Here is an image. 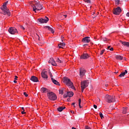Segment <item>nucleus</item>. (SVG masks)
Masks as SVG:
<instances>
[{"mask_svg":"<svg viewBox=\"0 0 129 129\" xmlns=\"http://www.w3.org/2000/svg\"><path fill=\"white\" fill-rule=\"evenodd\" d=\"M48 63L51 64L53 65V66H57V63H56V62H55V60H54V58H50L49 60L48 61Z\"/></svg>","mask_w":129,"mask_h":129,"instance_id":"obj_12","label":"nucleus"},{"mask_svg":"<svg viewBox=\"0 0 129 129\" xmlns=\"http://www.w3.org/2000/svg\"><path fill=\"white\" fill-rule=\"evenodd\" d=\"M110 51H113V48L112 47L110 48Z\"/></svg>","mask_w":129,"mask_h":129,"instance_id":"obj_43","label":"nucleus"},{"mask_svg":"<svg viewBox=\"0 0 129 129\" xmlns=\"http://www.w3.org/2000/svg\"><path fill=\"white\" fill-rule=\"evenodd\" d=\"M72 105H75V103H73L72 104Z\"/></svg>","mask_w":129,"mask_h":129,"instance_id":"obj_49","label":"nucleus"},{"mask_svg":"<svg viewBox=\"0 0 129 129\" xmlns=\"http://www.w3.org/2000/svg\"><path fill=\"white\" fill-rule=\"evenodd\" d=\"M127 74V71L125 70V72L121 73L119 75V77H123L125 74Z\"/></svg>","mask_w":129,"mask_h":129,"instance_id":"obj_19","label":"nucleus"},{"mask_svg":"<svg viewBox=\"0 0 129 129\" xmlns=\"http://www.w3.org/2000/svg\"><path fill=\"white\" fill-rule=\"evenodd\" d=\"M14 82L15 83H17V81L15 80V81H14Z\"/></svg>","mask_w":129,"mask_h":129,"instance_id":"obj_53","label":"nucleus"},{"mask_svg":"<svg viewBox=\"0 0 129 129\" xmlns=\"http://www.w3.org/2000/svg\"><path fill=\"white\" fill-rule=\"evenodd\" d=\"M56 61L58 62V63H59L60 64H62L63 63V61L61 60H60L59 58H57L56 59Z\"/></svg>","mask_w":129,"mask_h":129,"instance_id":"obj_26","label":"nucleus"},{"mask_svg":"<svg viewBox=\"0 0 129 129\" xmlns=\"http://www.w3.org/2000/svg\"><path fill=\"white\" fill-rule=\"evenodd\" d=\"M51 80L53 83H54V84H55V85H60V83H59V82L57 81L56 80L54 79V78H51Z\"/></svg>","mask_w":129,"mask_h":129,"instance_id":"obj_17","label":"nucleus"},{"mask_svg":"<svg viewBox=\"0 0 129 129\" xmlns=\"http://www.w3.org/2000/svg\"><path fill=\"white\" fill-rule=\"evenodd\" d=\"M65 43L62 42L60 43L59 44H58V48L60 49L61 48H62V47H64L65 46Z\"/></svg>","mask_w":129,"mask_h":129,"instance_id":"obj_21","label":"nucleus"},{"mask_svg":"<svg viewBox=\"0 0 129 129\" xmlns=\"http://www.w3.org/2000/svg\"><path fill=\"white\" fill-rule=\"evenodd\" d=\"M79 105V107H80V108H81L82 107L81 106V104H80V105Z\"/></svg>","mask_w":129,"mask_h":129,"instance_id":"obj_46","label":"nucleus"},{"mask_svg":"<svg viewBox=\"0 0 129 129\" xmlns=\"http://www.w3.org/2000/svg\"><path fill=\"white\" fill-rule=\"evenodd\" d=\"M21 113H22V114H25V113H26V112L23 111L21 112Z\"/></svg>","mask_w":129,"mask_h":129,"instance_id":"obj_41","label":"nucleus"},{"mask_svg":"<svg viewBox=\"0 0 129 129\" xmlns=\"http://www.w3.org/2000/svg\"><path fill=\"white\" fill-rule=\"evenodd\" d=\"M87 44H84L83 46H87Z\"/></svg>","mask_w":129,"mask_h":129,"instance_id":"obj_55","label":"nucleus"},{"mask_svg":"<svg viewBox=\"0 0 129 129\" xmlns=\"http://www.w3.org/2000/svg\"><path fill=\"white\" fill-rule=\"evenodd\" d=\"M105 51V49H103L101 51L100 54L102 55L103 53H104V51Z\"/></svg>","mask_w":129,"mask_h":129,"instance_id":"obj_30","label":"nucleus"},{"mask_svg":"<svg viewBox=\"0 0 129 129\" xmlns=\"http://www.w3.org/2000/svg\"><path fill=\"white\" fill-rule=\"evenodd\" d=\"M71 113H74V111H71Z\"/></svg>","mask_w":129,"mask_h":129,"instance_id":"obj_51","label":"nucleus"},{"mask_svg":"<svg viewBox=\"0 0 129 129\" xmlns=\"http://www.w3.org/2000/svg\"><path fill=\"white\" fill-rule=\"evenodd\" d=\"M20 28L22 29V30H25V27H24L23 26H20Z\"/></svg>","mask_w":129,"mask_h":129,"instance_id":"obj_38","label":"nucleus"},{"mask_svg":"<svg viewBox=\"0 0 129 129\" xmlns=\"http://www.w3.org/2000/svg\"><path fill=\"white\" fill-rule=\"evenodd\" d=\"M89 84V81L88 80L82 81L81 83V87L82 89V92L84 91V89L86 88V87H88V85Z\"/></svg>","mask_w":129,"mask_h":129,"instance_id":"obj_5","label":"nucleus"},{"mask_svg":"<svg viewBox=\"0 0 129 129\" xmlns=\"http://www.w3.org/2000/svg\"><path fill=\"white\" fill-rule=\"evenodd\" d=\"M115 57L117 60H122L123 59V57L119 55H116Z\"/></svg>","mask_w":129,"mask_h":129,"instance_id":"obj_18","label":"nucleus"},{"mask_svg":"<svg viewBox=\"0 0 129 129\" xmlns=\"http://www.w3.org/2000/svg\"><path fill=\"white\" fill-rule=\"evenodd\" d=\"M99 114H100V116L101 118L102 119V118L104 117H103V115L102 114V113L100 112V113H99Z\"/></svg>","mask_w":129,"mask_h":129,"instance_id":"obj_32","label":"nucleus"},{"mask_svg":"<svg viewBox=\"0 0 129 129\" xmlns=\"http://www.w3.org/2000/svg\"><path fill=\"white\" fill-rule=\"evenodd\" d=\"M85 3H87V4H91V1L90 0H84Z\"/></svg>","mask_w":129,"mask_h":129,"instance_id":"obj_27","label":"nucleus"},{"mask_svg":"<svg viewBox=\"0 0 129 129\" xmlns=\"http://www.w3.org/2000/svg\"><path fill=\"white\" fill-rule=\"evenodd\" d=\"M94 107L96 109L97 108V106L96 105H94Z\"/></svg>","mask_w":129,"mask_h":129,"instance_id":"obj_39","label":"nucleus"},{"mask_svg":"<svg viewBox=\"0 0 129 129\" xmlns=\"http://www.w3.org/2000/svg\"><path fill=\"white\" fill-rule=\"evenodd\" d=\"M69 96H68V94L67 93V94H64V95H63V97L64 98H66V97H68Z\"/></svg>","mask_w":129,"mask_h":129,"instance_id":"obj_33","label":"nucleus"},{"mask_svg":"<svg viewBox=\"0 0 129 129\" xmlns=\"http://www.w3.org/2000/svg\"><path fill=\"white\" fill-rule=\"evenodd\" d=\"M123 45L125 46V47H127V48H129V42H123Z\"/></svg>","mask_w":129,"mask_h":129,"instance_id":"obj_24","label":"nucleus"},{"mask_svg":"<svg viewBox=\"0 0 129 129\" xmlns=\"http://www.w3.org/2000/svg\"><path fill=\"white\" fill-rule=\"evenodd\" d=\"M126 17H129V12H128L126 14Z\"/></svg>","mask_w":129,"mask_h":129,"instance_id":"obj_42","label":"nucleus"},{"mask_svg":"<svg viewBox=\"0 0 129 129\" xmlns=\"http://www.w3.org/2000/svg\"><path fill=\"white\" fill-rule=\"evenodd\" d=\"M63 17H64V18H67V15H63Z\"/></svg>","mask_w":129,"mask_h":129,"instance_id":"obj_45","label":"nucleus"},{"mask_svg":"<svg viewBox=\"0 0 129 129\" xmlns=\"http://www.w3.org/2000/svg\"><path fill=\"white\" fill-rule=\"evenodd\" d=\"M47 96L50 100H56L57 99V96L53 92L47 93Z\"/></svg>","mask_w":129,"mask_h":129,"instance_id":"obj_6","label":"nucleus"},{"mask_svg":"<svg viewBox=\"0 0 129 129\" xmlns=\"http://www.w3.org/2000/svg\"><path fill=\"white\" fill-rule=\"evenodd\" d=\"M32 7L33 12H35V13H37V11H41V10L44 9V7L40 4L39 1H35L34 4L33 5Z\"/></svg>","mask_w":129,"mask_h":129,"instance_id":"obj_2","label":"nucleus"},{"mask_svg":"<svg viewBox=\"0 0 129 129\" xmlns=\"http://www.w3.org/2000/svg\"><path fill=\"white\" fill-rule=\"evenodd\" d=\"M65 108H66V107H59L57 108V110L59 112H61V111H62L63 110V109H65Z\"/></svg>","mask_w":129,"mask_h":129,"instance_id":"obj_22","label":"nucleus"},{"mask_svg":"<svg viewBox=\"0 0 129 129\" xmlns=\"http://www.w3.org/2000/svg\"><path fill=\"white\" fill-rule=\"evenodd\" d=\"M67 100H68V101H70V98H68V99H67Z\"/></svg>","mask_w":129,"mask_h":129,"instance_id":"obj_47","label":"nucleus"},{"mask_svg":"<svg viewBox=\"0 0 129 129\" xmlns=\"http://www.w3.org/2000/svg\"><path fill=\"white\" fill-rule=\"evenodd\" d=\"M63 82L66 85L71 88L72 89H75V87L73 86V83L71 82V80L69 78L64 77L63 78Z\"/></svg>","mask_w":129,"mask_h":129,"instance_id":"obj_3","label":"nucleus"},{"mask_svg":"<svg viewBox=\"0 0 129 129\" xmlns=\"http://www.w3.org/2000/svg\"><path fill=\"white\" fill-rule=\"evenodd\" d=\"M82 42L83 43H89V42H90V37H85L82 39Z\"/></svg>","mask_w":129,"mask_h":129,"instance_id":"obj_14","label":"nucleus"},{"mask_svg":"<svg viewBox=\"0 0 129 129\" xmlns=\"http://www.w3.org/2000/svg\"><path fill=\"white\" fill-rule=\"evenodd\" d=\"M114 73H115V74H117V73H118V72H115Z\"/></svg>","mask_w":129,"mask_h":129,"instance_id":"obj_52","label":"nucleus"},{"mask_svg":"<svg viewBox=\"0 0 129 129\" xmlns=\"http://www.w3.org/2000/svg\"><path fill=\"white\" fill-rule=\"evenodd\" d=\"M47 88H42L41 89V91L42 93H46V92H47Z\"/></svg>","mask_w":129,"mask_h":129,"instance_id":"obj_23","label":"nucleus"},{"mask_svg":"<svg viewBox=\"0 0 129 129\" xmlns=\"http://www.w3.org/2000/svg\"><path fill=\"white\" fill-rule=\"evenodd\" d=\"M89 58V55L88 53H84L80 57V59H88Z\"/></svg>","mask_w":129,"mask_h":129,"instance_id":"obj_11","label":"nucleus"},{"mask_svg":"<svg viewBox=\"0 0 129 129\" xmlns=\"http://www.w3.org/2000/svg\"><path fill=\"white\" fill-rule=\"evenodd\" d=\"M23 94H24V95H25V96L26 97H28V94H27V93L24 92Z\"/></svg>","mask_w":129,"mask_h":129,"instance_id":"obj_35","label":"nucleus"},{"mask_svg":"<svg viewBox=\"0 0 129 129\" xmlns=\"http://www.w3.org/2000/svg\"><path fill=\"white\" fill-rule=\"evenodd\" d=\"M47 72L43 71L41 73V76L42 78H44V79H48V75H47Z\"/></svg>","mask_w":129,"mask_h":129,"instance_id":"obj_13","label":"nucleus"},{"mask_svg":"<svg viewBox=\"0 0 129 129\" xmlns=\"http://www.w3.org/2000/svg\"><path fill=\"white\" fill-rule=\"evenodd\" d=\"M67 94L69 97H72V96H73L74 95V93L73 92H68Z\"/></svg>","mask_w":129,"mask_h":129,"instance_id":"obj_20","label":"nucleus"},{"mask_svg":"<svg viewBox=\"0 0 129 129\" xmlns=\"http://www.w3.org/2000/svg\"><path fill=\"white\" fill-rule=\"evenodd\" d=\"M61 39H64V37L63 36H61Z\"/></svg>","mask_w":129,"mask_h":129,"instance_id":"obj_54","label":"nucleus"},{"mask_svg":"<svg viewBox=\"0 0 129 129\" xmlns=\"http://www.w3.org/2000/svg\"><path fill=\"white\" fill-rule=\"evenodd\" d=\"M81 104V99H79V105Z\"/></svg>","mask_w":129,"mask_h":129,"instance_id":"obj_36","label":"nucleus"},{"mask_svg":"<svg viewBox=\"0 0 129 129\" xmlns=\"http://www.w3.org/2000/svg\"><path fill=\"white\" fill-rule=\"evenodd\" d=\"M10 34L11 35H15V34H18V30L15 27H10L8 30Z\"/></svg>","mask_w":129,"mask_h":129,"instance_id":"obj_7","label":"nucleus"},{"mask_svg":"<svg viewBox=\"0 0 129 129\" xmlns=\"http://www.w3.org/2000/svg\"><path fill=\"white\" fill-rule=\"evenodd\" d=\"M49 75H50V77H51V79L52 80V78H53V76L52 75V73H51V72H49Z\"/></svg>","mask_w":129,"mask_h":129,"instance_id":"obj_31","label":"nucleus"},{"mask_svg":"<svg viewBox=\"0 0 129 129\" xmlns=\"http://www.w3.org/2000/svg\"><path fill=\"white\" fill-rule=\"evenodd\" d=\"M17 78H18V76H15V80H17Z\"/></svg>","mask_w":129,"mask_h":129,"instance_id":"obj_44","label":"nucleus"},{"mask_svg":"<svg viewBox=\"0 0 129 129\" xmlns=\"http://www.w3.org/2000/svg\"><path fill=\"white\" fill-rule=\"evenodd\" d=\"M59 94H63L64 93V92L63 91V89H60L59 90Z\"/></svg>","mask_w":129,"mask_h":129,"instance_id":"obj_28","label":"nucleus"},{"mask_svg":"<svg viewBox=\"0 0 129 129\" xmlns=\"http://www.w3.org/2000/svg\"><path fill=\"white\" fill-rule=\"evenodd\" d=\"M85 129H91V128H90V127H89L88 126H86L85 127Z\"/></svg>","mask_w":129,"mask_h":129,"instance_id":"obj_37","label":"nucleus"},{"mask_svg":"<svg viewBox=\"0 0 129 129\" xmlns=\"http://www.w3.org/2000/svg\"><path fill=\"white\" fill-rule=\"evenodd\" d=\"M30 80L33 81V82H39V79H38V78L34 76L31 77Z\"/></svg>","mask_w":129,"mask_h":129,"instance_id":"obj_15","label":"nucleus"},{"mask_svg":"<svg viewBox=\"0 0 129 129\" xmlns=\"http://www.w3.org/2000/svg\"><path fill=\"white\" fill-rule=\"evenodd\" d=\"M86 72V71L84 70V69L81 68L80 70V76L81 77H83L84 75H85V73Z\"/></svg>","mask_w":129,"mask_h":129,"instance_id":"obj_10","label":"nucleus"},{"mask_svg":"<svg viewBox=\"0 0 129 129\" xmlns=\"http://www.w3.org/2000/svg\"><path fill=\"white\" fill-rule=\"evenodd\" d=\"M102 39L104 42H106V41H108V39H107V38H106V37L103 38Z\"/></svg>","mask_w":129,"mask_h":129,"instance_id":"obj_29","label":"nucleus"},{"mask_svg":"<svg viewBox=\"0 0 129 129\" xmlns=\"http://www.w3.org/2000/svg\"><path fill=\"white\" fill-rule=\"evenodd\" d=\"M105 100L108 103H111V102H115V97L113 96H110L109 95H106Z\"/></svg>","mask_w":129,"mask_h":129,"instance_id":"obj_4","label":"nucleus"},{"mask_svg":"<svg viewBox=\"0 0 129 129\" xmlns=\"http://www.w3.org/2000/svg\"><path fill=\"white\" fill-rule=\"evenodd\" d=\"M107 49H110V46H108Z\"/></svg>","mask_w":129,"mask_h":129,"instance_id":"obj_48","label":"nucleus"},{"mask_svg":"<svg viewBox=\"0 0 129 129\" xmlns=\"http://www.w3.org/2000/svg\"><path fill=\"white\" fill-rule=\"evenodd\" d=\"M127 110V108L125 107V108H123V110H122V112L124 114L126 113V111Z\"/></svg>","mask_w":129,"mask_h":129,"instance_id":"obj_25","label":"nucleus"},{"mask_svg":"<svg viewBox=\"0 0 129 129\" xmlns=\"http://www.w3.org/2000/svg\"><path fill=\"white\" fill-rule=\"evenodd\" d=\"M115 3L116 5H118V4H119V0H116Z\"/></svg>","mask_w":129,"mask_h":129,"instance_id":"obj_34","label":"nucleus"},{"mask_svg":"<svg viewBox=\"0 0 129 129\" xmlns=\"http://www.w3.org/2000/svg\"><path fill=\"white\" fill-rule=\"evenodd\" d=\"M74 107H76V105H74Z\"/></svg>","mask_w":129,"mask_h":129,"instance_id":"obj_56","label":"nucleus"},{"mask_svg":"<svg viewBox=\"0 0 129 129\" xmlns=\"http://www.w3.org/2000/svg\"><path fill=\"white\" fill-rule=\"evenodd\" d=\"M38 21L41 24H44V23L46 24V23H48V22L49 21V18L47 17H45V19H44L43 18H41V19H38Z\"/></svg>","mask_w":129,"mask_h":129,"instance_id":"obj_8","label":"nucleus"},{"mask_svg":"<svg viewBox=\"0 0 129 129\" xmlns=\"http://www.w3.org/2000/svg\"><path fill=\"white\" fill-rule=\"evenodd\" d=\"M113 13L114 15H119L121 13V9H120V7H118L117 8L114 9Z\"/></svg>","mask_w":129,"mask_h":129,"instance_id":"obj_9","label":"nucleus"},{"mask_svg":"<svg viewBox=\"0 0 129 129\" xmlns=\"http://www.w3.org/2000/svg\"><path fill=\"white\" fill-rule=\"evenodd\" d=\"M53 26H45L44 27V29H47L48 31L51 32V33H54V30L53 29Z\"/></svg>","mask_w":129,"mask_h":129,"instance_id":"obj_16","label":"nucleus"},{"mask_svg":"<svg viewBox=\"0 0 129 129\" xmlns=\"http://www.w3.org/2000/svg\"><path fill=\"white\" fill-rule=\"evenodd\" d=\"M8 3L9 1H7L5 3H4L2 7H1V9L2 11V14H3V15L10 17V16H11V12H10V10L8 9V7H7V5H8Z\"/></svg>","mask_w":129,"mask_h":129,"instance_id":"obj_1","label":"nucleus"},{"mask_svg":"<svg viewBox=\"0 0 129 129\" xmlns=\"http://www.w3.org/2000/svg\"><path fill=\"white\" fill-rule=\"evenodd\" d=\"M125 41L123 42L122 41L120 40V43H121L123 45V43H125Z\"/></svg>","mask_w":129,"mask_h":129,"instance_id":"obj_40","label":"nucleus"},{"mask_svg":"<svg viewBox=\"0 0 129 129\" xmlns=\"http://www.w3.org/2000/svg\"><path fill=\"white\" fill-rule=\"evenodd\" d=\"M22 109L24 111L25 110V109L24 108V107H22Z\"/></svg>","mask_w":129,"mask_h":129,"instance_id":"obj_50","label":"nucleus"}]
</instances>
